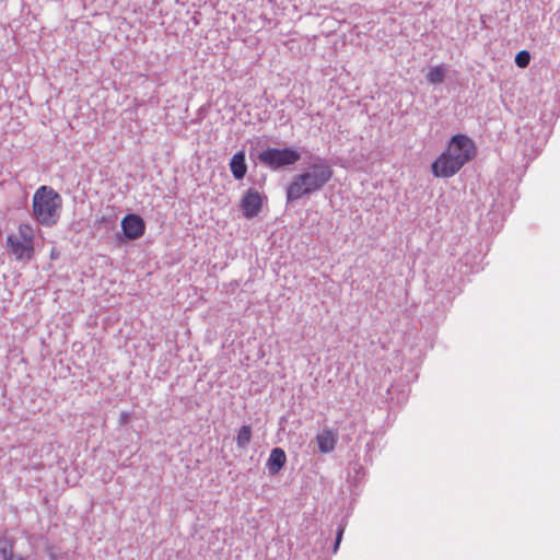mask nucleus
I'll return each mask as SVG.
<instances>
[{"instance_id": "f257e3e1", "label": "nucleus", "mask_w": 560, "mask_h": 560, "mask_svg": "<svg viewBox=\"0 0 560 560\" xmlns=\"http://www.w3.org/2000/svg\"><path fill=\"white\" fill-rule=\"evenodd\" d=\"M334 168L330 162L319 155H311L287 187V202L319 192L331 180Z\"/></svg>"}, {"instance_id": "f03ea898", "label": "nucleus", "mask_w": 560, "mask_h": 560, "mask_svg": "<svg viewBox=\"0 0 560 560\" xmlns=\"http://www.w3.org/2000/svg\"><path fill=\"white\" fill-rule=\"evenodd\" d=\"M62 199L48 186H40L33 196V215L44 226L55 225L61 213Z\"/></svg>"}, {"instance_id": "7ed1b4c3", "label": "nucleus", "mask_w": 560, "mask_h": 560, "mask_svg": "<svg viewBox=\"0 0 560 560\" xmlns=\"http://www.w3.org/2000/svg\"><path fill=\"white\" fill-rule=\"evenodd\" d=\"M257 159L262 165L276 171L294 165L301 154L293 148H268L259 152Z\"/></svg>"}, {"instance_id": "20e7f679", "label": "nucleus", "mask_w": 560, "mask_h": 560, "mask_svg": "<svg viewBox=\"0 0 560 560\" xmlns=\"http://www.w3.org/2000/svg\"><path fill=\"white\" fill-rule=\"evenodd\" d=\"M446 151L453 156L458 158L460 164L465 165L474 159L476 147L474 141L465 135L452 137Z\"/></svg>"}, {"instance_id": "39448f33", "label": "nucleus", "mask_w": 560, "mask_h": 560, "mask_svg": "<svg viewBox=\"0 0 560 560\" xmlns=\"http://www.w3.org/2000/svg\"><path fill=\"white\" fill-rule=\"evenodd\" d=\"M463 166L458 158H453L445 151L432 163L431 170L435 177L447 178L455 175Z\"/></svg>"}, {"instance_id": "423d86ee", "label": "nucleus", "mask_w": 560, "mask_h": 560, "mask_svg": "<svg viewBox=\"0 0 560 560\" xmlns=\"http://www.w3.org/2000/svg\"><path fill=\"white\" fill-rule=\"evenodd\" d=\"M121 229L124 235L128 240H137L141 237L145 230V224L142 218L137 214H127L121 220Z\"/></svg>"}, {"instance_id": "0eeeda50", "label": "nucleus", "mask_w": 560, "mask_h": 560, "mask_svg": "<svg viewBox=\"0 0 560 560\" xmlns=\"http://www.w3.org/2000/svg\"><path fill=\"white\" fill-rule=\"evenodd\" d=\"M261 205L262 197L260 194L256 189L249 188L241 202L244 217L248 219L256 217L261 209Z\"/></svg>"}, {"instance_id": "6e6552de", "label": "nucleus", "mask_w": 560, "mask_h": 560, "mask_svg": "<svg viewBox=\"0 0 560 560\" xmlns=\"http://www.w3.org/2000/svg\"><path fill=\"white\" fill-rule=\"evenodd\" d=\"M7 245H8L9 252L12 255H14L16 259H31L33 252H34L33 244H30L25 241H21L15 235L8 236Z\"/></svg>"}, {"instance_id": "1a4fd4ad", "label": "nucleus", "mask_w": 560, "mask_h": 560, "mask_svg": "<svg viewBox=\"0 0 560 560\" xmlns=\"http://www.w3.org/2000/svg\"><path fill=\"white\" fill-rule=\"evenodd\" d=\"M337 440V434L330 429H324L316 435L318 450L324 454L330 453L335 450Z\"/></svg>"}, {"instance_id": "9d476101", "label": "nucleus", "mask_w": 560, "mask_h": 560, "mask_svg": "<svg viewBox=\"0 0 560 560\" xmlns=\"http://www.w3.org/2000/svg\"><path fill=\"white\" fill-rule=\"evenodd\" d=\"M285 462L284 451L280 447H275L269 455L266 466L271 475H276L283 468Z\"/></svg>"}, {"instance_id": "9b49d317", "label": "nucleus", "mask_w": 560, "mask_h": 560, "mask_svg": "<svg viewBox=\"0 0 560 560\" xmlns=\"http://www.w3.org/2000/svg\"><path fill=\"white\" fill-rule=\"evenodd\" d=\"M230 170L235 179L244 178L247 172L244 151L236 152L230 161Z\"/></svg>"}, {"instance_id": "f8f14e48", "label": "nucleus", "mask_w": 560, "mask_h": 560, "mask_svg": "<svg viewBox=\"0 0 560 560\" xmlns=\"http://www.w3.org/2000/svg\"><path fill=\"white\" fill-rule=\"evenodd\" d=\"M0 555L3 560H24V557L13 553V542L7 537H0Z\"/></svg>"}, {"instance_id": "ddd939ff", "label": "nucleus", "mask_w": 560, "mask_h": 560, "mask_svg": "<svg viewBox=\"0 0 560 560\" xmlns=\"http://www.w3.org/2000/svg\"><path fill=\"white\" fill-rule=\"evenodd\" d=\"M447 73L446 65L432 67L427 73V80L430 84H440L444 81Z\"/></svg>"}, {"instance_id": "4468645a", "label": "nucleus", "mask_w": 560, "mask_h": 560, "mask_svg": "<svg viewBox=\"0 0 560 560\" xmlns=\"http://www.w3.org/2000/svg\"><path fill=\"white\" fill-rule=\"evenodd\" d=\"M252 439V428L249 425H242L237 436L236 445L238 448H246Z\"/></svg>"}, {"instance_id": "2eb2a0df", "label": "nucleus", "mask_w": 560, "mask_h": 560, "mask_svg": "<svg viewBox=\"0 0 560 560\" xmlns=\"http://www.w3.org/2000/svg\"><path fill=\"white\" fill-rule=\"evenodd\" d=\"M21 241H25L30 244H33L34 233L33 229L28 224H21L19 226V235H16Z\"/></svg>"}, {"instance_id": "dca6fc26", "label": "nucleus", "mask_w": 560, "mask_h": 560, "mask_svg": "<svg viewBox=\"0 0 560 560\" xmlns=\"http://www.w3.org/2000/svg\"><path fill=\"white\" fill-rule=\"evenodd\" d=\"M530 55L526 50H521L515 56V63L520 68H526L529 65Z\"/></svg>"}, {"instance_id": "f3484780", "label": "nucleus", "mask_w": 560, "mask_h": 560, "mask_svg": "<svg viewBox=\"0 0 560 560\" xmlns=\"http://www.w3.org/2000/svg\"><path fill=\"white\" fill-rule=\"evenodd\" d=\"M343 532H345V527L343 526H339V528L337 530V534H336V541L334 544V552H337V550L339 548V545H340L341 539H342Z\"/></svg>"}, {"instance_id": "a211bd4d", "label": "nucleus", "mask_w": 560, "mask_h": 560, "mask_svg": "<svg viewBox=\"0 0 560 560\" xmlns=\"http://www.w3.org/2000/svg\"><path fill=\"white\" fill-rule=\"evenodd\" d=\"M128 418H129V415L127 412H122L120 415V420H119L120 424L127 423L128 422Z\"/></svg>"}]
</instances>
